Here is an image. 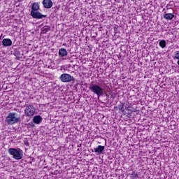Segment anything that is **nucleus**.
<instances>
[{"label": "nucleus", "instance_id": "17", "mask_svg": "<svg viewBox=\"0 0 179 179\" xmlns=\"http://www.w3.org/2000/svg\"><path fill=\"white\" fill-rule=\"evenodd\" d=\"M166 41L165 40H162L159 41V47H161V48H166Z\"/></svg>", "mask_w": 179, "mask_h": 179}, {"label": "nucleus", "instance_id": "19", "mask_svg": "<svg viewBox=\"0 0 179 179\" xmlns=\"http://www.w3.org/2000/svg\"><path fill=\"white\" fill-rule=\"evenodd\" d=\"M3 34L0 35V40L2 38Z\"/></svg>", "mask_w": 179, "mask_h": 179}, {"label": "nucleus", "instance_id": "11", "mask_svg": "<svg viewBox=\"0 0 179 179\" xmlns=\"http://www.w3.org/2000/svg\"><path fill=\"white\" fill-rule=\"evenodd\" d=\"M2 45H3V47H10V46H12V40H10V38L3 39Z\"/></svg>", "mask_w": 179, "mask_h": 179}, {"label": "nucleus", "instance_id": "15", "mask_svg": "<svg viewBox=\"0 0 179 179\" xmlns=\"http://www.w3.org/2000/svg\"><path fill=\"white\" fill-rule=\"evenodd\" d=\"M41 30L42 34H47V33L51 30V27H50V26H45Z\"/></svg>", "mask_w": 179, "mask_h": 179}, {"label": "nucleus", "instance_id": "3", "mask_svg": "<svg viewBox=\"0 0 179 179\" xmlns=\"http://www.w3.org/2000/svg\"><path fill=\"white\" fill-rule=\"evenodd\" d=\"M8 153L11 156H13V157L15 160H20L23 159V151L20 148H9Z\"/></svg>", "mask_w": 179, "mask_h": 179}, {"label": "nucleus", "instance_id": "2", "mask_svg": "<svg viewBox=\"0 0 179 179\" xmlns=\"http://www.w3.org/2000/svg\"><path fill=\"white\" fill-rule=\"evenodd\" d=\"M17 113L15 112H10L8 114L6 117V122L8 125H15V124H17V122H20V117H16Z\"/></svg>", "mask_w": 179, "mask_h": 179}, {"label": "nucleus", "instance_id": "10", "mask_svg": "<svg viewBox=\"0 0 179 179\" xmlns=\"http://www.w3.org/2000/svg\"><path fill=\"white\" fill-rule=\"evenodd\" d=\"M92 152H95V153H98L99 155H101V153H103V152H104V146L98 145L97 148H94V150H92Z\"/></svg>", "mask_w": 179, "mask_h": 179}, {"label": "nucleus", "instance_id": "14", "mask_svg": "<svg viewBox=\"0 0 179 179\" xmlns=\"http://www.w3.org/2000/svg\"><path fill=\"white\" fill-rule=\"evenodd\" d=\"M164 19H166V20H173L174 19V14L166 13L164 15Z\"/></svg>", "mask_w": 179, "mask_h": 179}, {"label": "nucleus", "instance_id": "7", "mask_svg": "<svg viewBox=\"0 0 179 179\" xmlns=\"http://www.w3.org/2000/svg\"><path fill=\"white\" fill-rule=\"evenodd\" d=\"M120 104H119L117 106H115V108H118L119 111H121L124 115L127 114V110L125 109L126 106H129L127 103H125L124 102H120Z\"/></svg>", "mask_w": 179, "mask_h": 179}, {"label": "nucleus", "instance_id": "20", "mask_svg": "<svg viewBox=\"0 0 179 179\" xmlns=\"http://www.w3.org/2000/svg\"><path fill=\"white\" fill-rule=\"evenodd\" d=\"M177 64L179 66V59L178 60Z\"/></svg>", "mask_w": 179, "mask_h": 179}, {"label": "nucleus", "instance_id": "18", "mask_svg": "<svg viewBox=\"0 0 179 179\" xmlns=\"http://www.w3.org/2000/svg\"><path fill=\"white\" fill-rule=\"evenodd\" d=\"M173 58H175V59H179V50L174 52Z\"/></svg>", "mask_w": 179, "mask_h": 179}, {"label": "nucleus", "instance_id": "8", "mask_svg": "<svg viewBox=\"0 0 179 179\" xmlns=\"http://www.w3.org/2000/svg\"><path fill=\"white\" fill-rule=\"evenodd\" d=\"M125 110H126V113L124 115L127 117V118H131L132 117V113H134V110H132V107L129 105L125 106Z\"/></svg>", "mask_w": 179, "mask_h": 179}, {"label": "nucleus", "instance_id": "6", "mask_svg": "<svg viewBox=\"0 0 179 179\" xmlns=\"http://www.w3.org/2000/svg\"><path fill=\"white\" fill-rule=\"evenodd\" d=\"M59 80L63 83H69L71 82H73V80H75V78L71 76V74L63 73L59 76Z\"/></svg>", "mask_w": 179, "mask_h": 179}, {"label": "nucleus", "instance_id": "12", "mask_svg": "<svg viewBox=\"0 0 179 179\" xmlns=\"http://www.w3.org/2000/svg\"><path fill=\"white\" fill-rule=\"evenodd\" d=\"M59 55L62 57H66L68 55V52L65 48H60L59 50Z\"/></svg>", "mask_w": 179, "mask_h": 179}, {"label": "nucleus", "instance_id": "4", "mask_svg": "<svg viewBox=\"0 0 179 179\" xmlns=\"http://www.w3.org/2000/svg\"><path fill=\"white\" fill-rule=\"evenodd\" d=\"M90 90L92 92V93H94V94H96L98 97H101V96H103L104 93V89L100 87V85H94L89 87Z\"/></svg>", "mask_w": 179, "mask_h": 179}, {"label": "nucleus", "instance_id": "9", "mask_svg": "<svg viewBox=\"0 0 179 179\" xmlns=\"http://www.w3.org/2000/svg\"><path fill=\"white\" fill-rule=\"evenodd\" d=\"M42 3L43 5V8H45V9H51V8H52V1L51 0H43L42 1Z\"/></svg>", "mask_w": 179, "mask_h": 179}, {"label": "nucleus", "instance_id": "16", "mask_svg": "<svg viewBox=\"0 0 179 179\" xmlns=\"http://www.w3.org/2000/svg\"><path fill=\"white\" fill-rule=\"evenodd\" d=\"M131 179L139 178V174L138 173H136V171H133L131 174Z\"/></svg>", "mask_w": 179, "mask_h": 179}, {"label": "nucleus", "instance_id": "5", "mask_svg": "<svg viewBox=\"0 0 179 179\" xmlns=\"http://www.w3.org/2000/svg\"><path fill=\"white\" fill-rule=\"evenodd\" d=\"M24 114L26 117H29V118L33 117L36 114V107H34V105H27L24 109Z\"/></svg>", "mask_w": 179, "mask_h": 179}, {"label": "nucleus", "instance_id": "1", "mask_svg": "<svg viewBox=\"0 0 179 179\" xmlns=\"http://www.w3.org/2000/svg\"><path fill=\"white\" fill-rule=\"evenodd\" d=\"M38 9H40V4L38 3L34 2L31 3L30 15L33 19H43V17H47V15L38 12Z\"/></svg>", "mask_w": 179, "mask_h": 179}, {"label": "nucleus", "instance_id": "13", "mask_svg": "<svg viewBox=\"0 0 179 179\" xmlns=\"http://www.w3.org/2000/svg\"><path fill=\"white\" fill-rule=\"evenodd\" d=\"M42 121H43V117H41L40 115H36L33 118V122L34 124H41Z\"/></svg>", "mask_w": 179, "mask_h": 179}]
</instances>
